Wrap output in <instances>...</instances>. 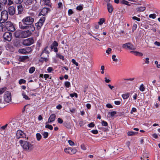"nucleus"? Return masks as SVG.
I'll list each match as a JSON object with an SVG mask.
<instances>
[{"label": "nucleus", "instance_id": "nucleus-30", "mask_svg": "<svg viewBox=\"0 0 160 160\" xmlns=\"http://www.w3.org/2000/svg\"><path fill=\"white\" fill-rule=\"evenodd\" d=\"M56 57L57 58H60V59H62V60H64V57L63 56L61 55V54H60L59 53H58L57 52H56Z\"/></svg>", "mask_w": 160, "mask_h": 160}, {"label": "nucleus", "instance_id": "nucleus-58", "mask_svg": "<svg viewBox=\"0 0 160 160\" xmlns=\"http://www.w3.org/2000/svg\"><path fill=\"white\" fill-rule=\"evenodd\" d=\"M68 142L69 145L71 146H73L74 145V142L71 140H69L68 141Z\"/></svg>", "mask_w": 160, "mask_h": 160}, {"label": "nucleus", "instance_id": "nucleus-37", "mask_svg": "<svg viewBox=\"0 0 160 160\" xmlns=\"http://www.w3.org/2000/svg\"><path fill=\"white\" fill-rule=\"evenodd\" d=\"M35 68L34 67H31L29 70V72L30 74L32 73L35 71Z\"/></svg>", "mask_w": 160, "mask_h": 160}, {"label": "nucleus", "instance_id": "nucleus-39", "mask_svg": "<svg viewBox=\"0 0 160 160\" xmlns=\"http://www.w3.org/2000/svg\"><path fill=\"white\" fill-rule=\"evenodd\" d=\"M36 136L37 140L38 141H40L42 138V135L41 134L39 133H37L36 134Z\"/></svg>", "mask_w": 160, "mask_h": 160}, {"label": "nucleus", "instance_id": "nucleus-16", "mask_svg": "<svg viewBox=\"0 0 160 160\" xmlns=\"http://www.w3.org/2000/svg\"><path fill=\"white\" fill-rule=\"evenodd\" d=\"M19 25L20 28L22 29H27L28 26V24L24 22L23 19L22 20V22H19Z\"/></svg>", "mask_w": 160, "mask_h": 160}, {"label": "nucleus", "instance_id": "nucleus-26", "mask_svg": "<svg viewBox=\"0 0 160 160\" xmlns=\"http://www.w3.org/2000/svg\"><path fill=\"white\" fill-rule=\"evenodd\" d=\"M27 29L28 31H29L30 32H32L34 31L35 30V28L33 25L31 24L28 25Z\"/></svg>", "mask_w": 160, "mask_h": 160}, {"label": "nucleus", "instance_id": "nucleus-33", "mask_svg": "<svg viewBox=\"0 0 160 160\" xmlns=\"http://www.w3.org/2000/svg\"><path fill=\"white\" fill-rule=\"evenodd\" d=\"M22 95L23 96V98L26 100H29V98L28 96L26 94L25 92L22 91Z\"/></svg>", "mask_w": 160, "mask_h": 160}, {"label": "nucleus", "instance_id": "nucleus-28", "mask_svg": "<svg viewBox=\"0 0 160 160\" xmlns=\"http://www.w3.org/2000/svg\"><path fill=\"white\" fill-rule=\"evenodd\" d=\"M14 36L17 38H21V32L20 31H17L14 32Z\"/></svg>", "mask_w": 160, "mask_h": 160}, {"label": "nucleus", "instance_id": "nucleus-6", "mask_svg": "<svg viewBox=\"0 0 160 160\" xmlns=\"http://www.w3.org/2000/svg\"><path fill=\"white\" fill-rule=\"evenodd\" d=\"M34 39L32 38H29L23 40L22 44L23 45L28 46L34 43Z\"/></svg>", "mask_w": 160, "mask_h": 160}, {"label": "nucleus", "instance_id": "nucleus-15", "mask_svg": "<svg viewBox=\"0 0 160 160\" xmlns=\"http://www.w3.org/2000/svg\"><path fill=\"white\" fill-rule=\"evenodd\" d=\"M26 135L21 130H18L17 132L16 137V138L19 139L20 138H24L25 137Z\"/></svg>", "mask_w": 160, "mask_h": 160}, {"label": "nucleus", "instance_id": "nucleus-49", "mask_svg": "<svg viewBox=\"0 0 160 160\" xmlns=\"http://www.w3.org/2000/svg\"><path fill=\"white\" fill-rule=\"evenodd\" d=\"M81 148L82 150H85L86 149V147L85 144L83 143L81 144Z\"/></svg>", "mask_w": 160, "mask_h": 160}, {"label": "nucleus", "instance_id": "nucleus-55", "mask_svg": "<svg viewBox=\"0 0 160 160\" xmlns=\"http://www.w3.org/2000/svg\"><path fill=\"white\" fill-rule=\"evenodd\" d=\"M137 112V109L135 108H132V110L130 112L131 114H132L133 112Z\"/></svg>", "mask_w": 160, "mask_h": 160}, {"label": "nucleus", "instance_id": "nucleus-25", "mask_svg": "<svg viewBox=\"0 0 160 160\" xmlns=\"http://www.w3.org/2000/svg\"><path fill=\"white\" fill-rule=\"evenodd\" d=\"M48 46H47L46 47L44 48V49L42 51V52L41 53V56H42L43 53H45L47 54H48V57L49 55L48 54H49L50 52L49 51V50H48Z\"/></svg>", "mask_w": 160, "mask_h": 160}, {"label": "nucleus", "instance_id": "nucleus-12", "mask_svg": "<svg viewBox=\"0 0 160 160\" xmlns=\"http://www.w3.org/2000/svg\"><path fill=\"white\" fill-rule=\"evenodd\" d=\"M12 33H11L7 32L3 34V38L6 41L10 42L12 39Z\"/></svg>", "mask_w": 160, "mask_h": 160}, {"label": "nucleus", "instance_id": "nucleus-9", "mask_svg": "<svg viewBox=\"0 0 160 160\" xmlns=\"http://www.w3.org/2000/svg\"><path fill=\"white\" fill-rule=\"evenodd\" d=\"M45 20V17H43L39 19V21L38 22L35 23V25L37 27L38 29H39L41 28V27L43 25Z\"/></svg>", "mask_w": 160, "mask_h": 160}, {"label": "nucleus", "instance_id": "nucleus-31", "mask_svg": "<svg viewBox=\"0 0 160 160\" xmlns=\"http://www.w3.org/2000/svg\"><path fill=\"white\" fill-rule=\"evenodd\" d=\"M8 0H0V3L3 6L6 5L8 3Z\"/></svg>", "mask_w": 160, "mask_h": 160}, {"label": "nucleus", "instance_id": "nucleus-43", "mask_svg": "<svg viewBox=\"0 0 160 160\" xmlns=\"http://www.w3.org/2000/svg\"><path fill=\"white\" fill-rule=\"evenodd\" d=\"M45 127L46 128H48L50 130H52L53 129V128L52 125H49V124H47L45 125Z\"/></svg>", "mask_w": 160, "mask_h": 160}, {"label": "nucleus", "instance_id": "nucleus-53", "mask_svg": "<svg viewBox=\"0 0 160 160\" xmlns=\"http://www.w3.org/2000/svg\"><path fill=\"white\" fill-rule=\"evenodd\" d=\"M131 53H133L135 55L138 56V52L136 51H132L130 52Z\"/></svg>", "mask_w": 160, "mask_h": 160}, {"label": "nucleus", "instance_id": "nucleus-10", "mask_svg": "<svg viewBox=\"0 0 160 160\" xmlns=\"http://www.w3.org/2000/svg\"><path fill=\"white\" fill-rule=\"evenodd\" d=\"M58 46V43L56 41H54L50 46V48L51 49L50 51H52L53 50L54 52H58V49L57 47Z\"/></svg>", "mask_w": 160, "mask_h": 160}, {"label": "nucleus", "instance_id": "nucleus-62", "mask_svg": "<svg viewBox=\"0 0 160 160\" xmlns=\"http://www.w3.org/2000/svg\"><path fill=\"white\" fill-rule=\"evenodd\" d=\"M116 114L117 112L115 111H113L110 112V115L112 117H113Z\"/></svg>", "mask_w": 160, "mask_h": 160}, {"label": "nucleus", "instance_id": "nucleus-61", "mask_svg": "<svg viewBox=\"0 0 160 160\" xmlns=\"http://www.w3.org/2000/svg\"><path fill=\"white\" fill-rule=\"evenodd\" d=\"M47 70L48 72H51L53 71L52 67H49L47 69Z\"/></svg>", "mask_w": 160, "mask_h": 160}, {"label": "nucleus", "instance_id": "nucleus-1", "mask_svg": "<svg viewBox=\"0 0 160 160\" xmlns=\"http://www.w3.org/2000/svg\"><path fill=\"white\" fill-rule=\"evenodd\" d=\"M19 142L23 149L25 150H31L33 148V145L28 142L20 140Z\"/></svg>", "mask_w": 160, "mask_h": 160}, {"label": "nucleus", "instance_id": "nucleus-34", "mask_svg": "<svg viewBox=\"0 0 160 160\" xmlns=\"http://www.w3.org/2000/svg\"><path fill=\"white\" fill-rule=\"evenodd\" d=\"M44 138H47L48 136V133L47 132H44L41 133Z\"/></svg>", "mask_w": 160, "mask_h": 160}, {"label": "nucleus", "instance_id": "nucleus-27", "mask_svg": "<svg viewBox=\"0 0 160 160\" xmlns=\"http://www.w3.org/2000/svg\"><path fill=\"white\" fill-rule=\"evenodd\" d=\"M3 22H0V32H4L6 31L5 25H3L2 23Z\"/></svg>", "mask_w": 160, "mask_h": 160}, {"label": "nucleus", "instance_id": "nucleus-11", "mask_svg": "<svg viewBox=\"0 0 160 160\" xmlns=\"http://www.w3.org/2000/svg\"><path fill=\"white\" fill-rule=\"evenodd\" d=\"M4 99L5 102H9L11 101V93L9 91H7L4 94Z\"/></svg>", "mask_w": 160, "mask_h": 160}, {"label": "nucleus", "instance_id": "nucleus-7", "mask_svg": "<svg viewBox=\"0 0 160 160\" xmlns=\"http://www.w3.org/2000/svg\"><path fill=\"white\" fill-rule=\"evenodd\" d=\"M64 151L67 153L72 155L75 154L77 151V150L75 148H65Z\"/></svg>", "mask_w": 160, "mask_h": 160}, {"label": "nucleus", "instance_id": "nucleus-47", "mask_svg": "<svg viewBox=\"0 0 160 160\" xmlns=\"http://www.w3.org/2000/svg\"><path fill=\"white\" fill-rule=\"evenodd\" d=\"M102 124L103 126H108V123L106 121H105L104 120L102 121Z\"/></svg>", "mask_w": 160, "mask_h": 160}, {"label": "nucleus", "instance_id": "nucleus-19", "mask_svg": "<svg viewBox=\"0 0 160 160\" xmlns=\"http://www.w3.org/2000/svg\"><path fill=\"white\" fill-rule=\"evenodd\" d=\"M56 115L54 114H51L48 119V122H46V124L48 123H51L52 122L54 121L56 118Z\"/></svg>", "mask_w": 160, "mask_h": 160}, {"label": "nucleus", "instance_id": "nucleus-40", "mask_svg": "<svg viewBox=\"0 0 160 160\" xmlns=\"http://www.w3.org/2000/svg\"><path fill=\"white\" fill-rule=\"evenodd\" d=\"M48 59L47 58H43V57H41L40 59L39 60V61L40 62H43L44 61H45V62H47L48 61Z\"/></svg>", "mask_w": 160, "mask_h": 160}, {"label": "nucleus", "instance_id": "nucleus-13", "mask_svg": "<svg viewBox=\"0 0 160 160\" xmlns=\"http://www.w3.org/2000/svg\"><path fill=\"white\" fill-rule=\"evenodd\" d=\"M122 47L124 49L132 50H134L135 49L133 45L130 42H128L123 44L122 45Z\"/></svg>", "mask_w": 160, "mask_h": 160}, {"label": "nucleus", "instance_id": "nucleus-21", "mask_svg": "<svg viewBox=\"0 0 160 160\" xmlns=\"http://www.w3.org/2000/svg\"><path fill=\"white\" fill-rule=\"evenodd\" d=\"M40 1L41 4L42 5H46L51 7L50 0H41Z\"/></svg>", "mask_w": 160, "mask_h": 160}, {"label": "nucleus", "instance_id": "nucleus-18", "mask_svg": "<svg viewBox=\"0 0 160 160\" xmlns=\"http://www.w3.org/2000/svg\"><path fill=\"white\" fill-rule=\"evenodd\" d=\"M16 11L15 8L14 6H11L8 7V11L10 15H13L15 13Z\"/></svg>", "mask_w": 160, "mask_h": 160}, {"label": "nucleus", "instance_id": "nucleus-63", "mask_svg": "<svg viewBox=\"0 0 160 160\" xmlns=\"http://www.w3.org/2000/svg\"><path fill=\"white\" fill-rule=\"evenodd\" d=\"M155 64L157 65V68H160V63L158 64V62L157 61H156L155 62Z\"/></svg>", "mask_w": 160, "mask_h": 160}, {"label": "nucleus", "instance_id": "nucleus-22", "mask_svg": "<svg viewBox=\"0 0 160 160\" xmlns=\"http://www.w3.org/2000/svg\"><path fill=\"white\" fill-rule=\"evenodd\" d=\"M18 14H20L23 13V7L22 4H20L17 6Z\"/></svg>", "mask_w": 160, "mask_h": 160}, {"label": "nucleus", "instance_id": "nucleus-59", "mask_svg": "<svg viewBox=\"0 0 160 160\" xmlns=\"http://www.w3.org/2000/svg\"><path fill=\"white\" fill-rule=\"evenodd\" d=\"M8 3L6 5L9 6L13 4V2L11 0H8Z\"/></svg>", "mask_w": 160, "mask_h": 160}, {"label": "nucleus", "instance_id": "nucleus-42", "mask_svg": "<svg viewBox=\"0 0 160 160\" xmlns=\"http://www.w3.org/2000/svg\"><path fill=\"white\" fill-rule=\"evenodd\" d=\"M6 88L5 87L0 88V95L2 94L6 90Z\"/></svg>", "mask_w": 160, "mask_h": 160}, {"label": "nucleus", "instance_id": "nucleus-46", "mask_svg": "<svg viewBox=\"0 0 160 160\" xmlns=\"http://www.w3.org/2000/svg\"><path fill=\"white\" fill-rule=\"evenodd\" d=\"M105 22L104 19L101 18L99 20V21L98 22V24L101 25H102L103 23Z\"/></svg>", "mask_w": 160, "mask_h": 160}, {"label": "nucleus", "instance_id": "nucleus-3", "mask_svg": "<svg viewBox=\"0 0 160 160\" xmlns=\"http://www.w3.org/2000/svg\"><path fill=\"white\" fill-rule=\"evenodd\" d=\"M8 18V12L6 10H4L1 12L0 22H4Z\"/></svg>", "mask_w": 160, "mask_h": 160}, {"label": "nucleus", "instance_id": "nucleus-4", "mask_svg": "<svg viewBox=\"0 0 160 160\" xmlns=\"http://www.w3.org/2000/svg\"><path fill=\"white\" fill-rule=\"evenodd\" d=\"M24 3L27 8H31L37 3L36 0H24Z\"/></svg>", "mask_w": 160, "mask_h": 160}, {"label": "nucleus", "instance_id": "nucleus-56", "mask_svg": "<svg viewBox=\"0 0 160 160\" xmlns=\"http://www.w3.org/2000/svg\"><path fill=\"white\" fill-rule=\"evenodd\" d=\"M132 19L133 20H136L138 21H140V19L139 18H138L136 16H133L132 17Z\"/></svg>", "mask_w": 160, "mask_h": 160}, {"label": "nucleus", "instance_id": "nucleus-35", "mask_svg": "<svg viewBox=\"0 0 160 160\" xmlns=\"http://www.w3.org/2000/svg\"><path fill=\"white\" fill-rule=\"evenodd\" d=\"M129 96V93H125L122 95V97L124 99H128Z\"/></svg>", "mask_w": 160, "mask_h": 160}, {"label": "nucleus", "instance_id": "nucleus-54", "mask_svg": "<svg viewBox=\"0 0 160 160\" xmlns=\"http://www.w3.org/2000/svg\"><path fill=\"white\" fill-rule=\"evenodd\" d=\"M57 121L60 124H62L63 122V120L60 118H58Z\"/></svg>", "mask_w": 160, "mask_h": 160}, {"label": "nucleus", "instance_id": "nucleus-17", "mask_svg": "<svg viewBox=\"0 0 160 160\" xmlns=\"http://www.w3.org/2000/svg\"><path fill=\"white\" fill-rule=\"evenodd\" d=\"M32 33L29 31L26 30L21 32V38H25L30 36Z\"/></svg>", "mask_w": 160, "mask_h": 160}, {"label": "nucleus", "instance_id": "nucleus-14", "mask_svg": "<svg viewBox=\"0 0 160 160\" xmlns=\"http://www.w3.org/2000/svg\"><path fill=\"white\" fill-rule=\"evenodd\" d=\"M23 19L24 22L27 23L28 25L32 24L34 20V19L30 16L24 18Z\"/></svg>", "mask_w": 160, "mask_h": 160}, {"label": "nucleus", "instance_id": "nucleus-48", "mask_svg": "<svg viewBox=\"0 0 160 160\" xmlns=\"http://www.w3.org/2000/svg\"><path fill=\"white\" fill-rule=\"evenodd\" d=\"M83 7L82 6L79 5L77 7L76 9L78 11H81L83 9Z\"/></svg>", "mask_w": 160, "mask_h": 160}, {"label": "nucleus", "instance_id": "nucleus-64", "mask_svg": "<svg viewBox=\"0 0 160 160\" xmlns=\"http://www.w3.org/2000/svg\"><path fill=\"white\" fill-rule=\"evenodd\" d=\"M121 102L120 101H114V103L116 105H120L121 104Z\"/></svg>", "mask_w": 160, "mask_h": 160}, {"label": "nucleus", "instance_id": "nucleus-44", "mask_svg": "<svg viewBox=\"0 0 160 160\" xmlns=\"http://www.w3.org/2000/svg\"><path fill=\"white\" fill-rule=\"evenodd\" d=\"M26 81L25 80L22 79H21L19 81V83L20 85H21L22 84H24L26 83Z\"/></svg>", "mask_w": 160, "mask_h": 160}, {"label": "nucleus", "instance_id": "nucleus-60", "mask_svg": "<svg viewBox=\"0 0 160 160\" xmlns=\"http://www.w3.org/2000/svg\"><path fill=\"white\" fill-rule=\"evenodd\" d=\"M8 124H7L1 127L0 128L2 130H5L8 126Z\"/></svg>", "mask_w": 160, "mask_h": 160}, {"label": "nucleus", "instance_id": "nucleus-52", "mask_svg": "<svg viewBox=\"0 0 160 160\" xmlns=\"http://www.w3.org/2000/svg\"><path fill=\"white\" fill-rule=\"evenodd\" d=\"M72 62L76 66H78V62H77L76 61V60L74 59H72Z\"/></svg>", "mask_w": 160, "mask_h": 160}, {"label": "nucleus", "instance_id": "nucleus-38", "mask_svg": "<svg viewBox=\"0 0 160 160\" xmlns=\"http://www.w3.org/2000/svg\"><path fill=\"white\" fill-rule=\"evenodd\" d=\"M64 85L66 88H68L70 87L71 84L68 81H65L64 83Z\"/></svg>", "mask_w": 160, "mask_h": 160}, {"label": "nucleus", "instance_id": "nucleus-50", "mask_svg": "<svg viewBox=\"0 0 160 160\" xmlns=\"http://www.w3.org/2000/svg\"><path fill=\"white\" fill-rule=\"evenodd\" d=\"M116 56L115 55H112V58L113 60V61L115 62H117L118 61V59L116 58Z\"/></svg>", "mask_w": 160, "mask_h": 160}, {"label": "nucleus", "instance_id": "nucleus-57", "mask_svg": "<svg viewBox=\"0 0 160 160\" xmlns=\"http://www.w3.org/2000/svg\"><path fill=\"white\" fill-rule=\"evenodd\" d=\"M88 127L90 128L93 127L94 126V124L93 122H91L88 125Z\"/></svg>", "mask_w": 160, "mask_h": 160}, {"label": "nucleus", "instance_id": "nucleus-29", "mask_svg": "<svg viewBox=\"0 0 160 160\" xmlns=\"http://www.w3.org/2000/svg\"><path fill=\"white\" fill-rule=\"evenodd\" d=\"M146 9V8L144 7H138L136 8V10L138 12H142L144 11Z\"/></svg>", "mask_w": 160, "mask_h": 160}, {"label": "nucleus", "instance_id": "nucleus-32", "mask_svg": "<svg viewBox=\"0 0 160 160\" xmlns=\"http://www.w3.org/2000/svg\"><path fill=\"white\" fill-rule=\"evenodd\" d=\"M138 133V132H134L133 131H129L128 132L127 135L129 136H134Z\"/></svg>", "mask_w": 160, "mask_h": 160}, {"label": "nucleus", "instance_id": "nucleus-8", "mask_svg": "<svg viewBox=\"0 0 160 160\" xmlns=\"http://www.w3.org/2000/svg\"><path fill=\"white\" fill-rule=\"evenodd\" d=\"M8 124L12 128H14L15 127L18 126L19 125V122L18 120L15 118L12 119Z\"/></svg>", "mask_w": 160, "mask_h": 160}, {"label": "nucleus", "instance_id": "nucleus-5", "mask_svg": "<svg viewBox=\"0 0 160 160\" xmlns=\"http://www.w3.org/2000/svg\"><path fill=\"white\" fill-rule=\"evenodd\" d=\"M32 49L31 47H27L24 48L20 49L18 50L19 53L23 54H28L32 51Z\"/></svg>", "mask_w": 160, "mask_h": 160}, {"label": "nucleus", "instance_id": "nucleus-51", "mask_svg": "<svg viewBox=\"0 0 160 160\" xmlns=\"http://www.w3.org/2000/svg\"><path fill=\"white\" fill-rule=\"evenodd\" d=\"M70 96L72 98H73L75 96L76 98L78 97V94L77 93H71L70 94Z\"/></svg>", "mask_w": 160, "mask_h": 160}, {"label": "nucleus", "instance_id": "nucleus-36", "mask_svg": "<svg viewBox=\"0 0 160 160\" xmlns=\"http://www.w3.org/2000/svg\"><path fill=\"white\" fill-rule=\"evenodd\" d=\"M145 88L143 84H142L139 87V90L142 92H143L145 90Z\"/></svg>", "mask_w": 160, "mask_h": 160}, {"label": "nucleus", "instance_id": "nucleus-2", "mask_svg": "<svg viewBox=\"0 0 160 160\" xmlns=\"http://www.w3.org/2000/svg\"><path fill=\"white\" fill-rule=\"evenodd\" d=\"M6 29L8 31L14 32L15 30V25L14 24L10 21H7L5 23Z\"/></svg>", "mask_w": 160, "mask_h": 160}, {"label": "nucleus", "instance_id": "nucleus-41", "mask_svg": "<svg viewBox=\"0 0 160 160\" xmlns=\"http://www.w3.org/2000/svg\"><path fill=\"white\" fill-rule=\"evenodd\" d=\"M156 15L155 13L151 14H150L149 15V17L150 18H152V19H155L156 17Z\"/></svg>", "mask_w": 160, "mask_h": 160}, {"label": "nucleus", "instance_id": "nucleus-20", "mask_svg": "<svg viewBox=\"0 0 160 160\" xmlns=\"http://www.w3.org/2000/svg\"><path fill=\"white\" fill-rule=\"evenodd\" d=\"M50 11V9L48 8H43L41 10L40 14L43 16L47 15L49 11Z\"/></svg>", "mask_w": 160, "mask_h": 160}, {"label": "nucleus", "instance_id": "nucleus-45", "mask_svg": "<svg viewBox=\"0 0 160 160\" xmlns=\"http://www.w3.org/2000/svg\"><path fill=\"white\" fill-rule=\"evenodd\" d=\"M24 2V0H16L15 1V3L17 4H21L23 2Z\"/></svg>", "mask_w": 160, "mask_h": 160}, {"label": "nucleus", "instance_id": "nucleus-23", "mask_svg": "<svg viewBox=\"0 0 160 160\" xmlns=\"http://www.w3.org/2000/svg\"><path fill=\"white\" fill-rule=\"evenodd\" d=\"M107 7L108 12L109 13H112L113 10L112 5L110 3H108L107 4Z\"/></svg>", "mask_w": 160, "mask_h": 160}, {"label": "nucleus", "instance_id": "nucleus-24", "mask_svg": "<svg viewBox=\"0 0 160 160\" xmlns=\"http://www.w3.org/2000/svg\"><path fill=\"white\" fill-rule=\"evenodd\" d=\"M29 57L28 56H20L18 58V61L21 62H25L26 60L28 59Z\"/></svg>", "mask_w": 160, "mask_h": 160}]
</instances>
